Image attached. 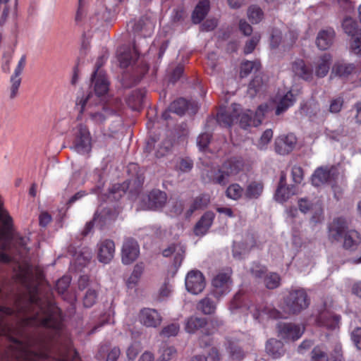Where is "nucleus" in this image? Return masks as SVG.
Masks as SVG:
<instances>
[{"instance_id":"obj_1","label":"nucleus","mask_w":361,"mask_h":361,"mask_svg":"<svg viewBox=\"0 0 361 361\" xmlns=\"http://www.w3.org/2000/svg\"><path fill=\"white\" fill-rule=\"evenodd\" d=\"M61 326L59 308L35 295L16 304V310L0 306V335L11 342L0 361H39L47 357L51 334L58 333Z\"/></svg>"},{"instance_id":"obj_2","label":"nucleus","mask_w":361,"mask_h":361,"mask_svg":"<svg viewBox=\"0 0 361 361\" xmlns=\"http://www.w3.org/2000/svg\"><path fill=\"white\" fill-rule=\"evenodd\" d=\"M285 308L290 314H298L310 305V299L302 288L291 289L284 299Z\"/></svg>"},{"instance_id":"obj_3","label":"nucleus","mask_w":361,"mask_h":361,"mask_svg":"<svg viewBox=\"0 0 361 361\" xmlns=\"http://www.w3.org/2000/svg\"><path fill=\"white\" fill-rule=\"evenodd\" d=\"M232 285L231 272L220 271L212 280V294L219 300L230 293Z\"/></svg>"},{"instance_id":"obj_4","label":"nucleus","mask_w":361,"mask_h":361,"mask_svg":"<svg viewBox=\"0 0 361 361\" xmlns=\"http://www.w3.org/2000/svg\"><path fill=\"white\" fill-rule=\"evenodd\" d=\"M73 149L79 154H85L91 151L92 137L88 128L80 123L77 126L75 133Z\"/></svg>"},{"instance_id":"obj_5","label":"nucleus","mask_w":361,"mask_h":361,"mask_svg":"<svg viewBox=\"0 0 361 361\" xmlns=\"http://www.w3.org/2000/svg\"><path fill=\"white\" fill-rule=\"evenodd\" d=\"M167 195L160 190H152L143 195L140 202V208L142 209L156 210L162 208L166 203Z\"/></svg>"},{"instance_id":"obj_6","label":"nucleus","mask_w":361,"mask_h":361,"mask_svg":"<svg viewBox=\"0 0 361 361\" xmlns=\"http://www.w3.org/2000/svg\"><path fill=\"white\" fill-rule=\"evenodd\" d=\"M185 285L186 290L189 293L193 295H198L205 288V278L201 271L191 270L185 276Z\"/></svg>"},{"instance_id":"obj_7","label":"nucleus","mask_w":361,"mask_h":361,"mask_svg":"<svg viewBox=\"0 0 361 361\" xmlns=\"http://www.w3.org/2000/svg\"><path fill=\"white\" fill-rule=\"evenodd\" d=\"M298 207L302 213H313L311 218L313 222L317 223L322 220L323 209L322 202L319 199L301 198L298 200Z\"/></svg>"},{"instance_id":"obj_8","label":"nucleus","mask_w":361,"mask_h":361,"mask_svg":"<svg viewBox=\"0 0 361 361\" xmlns=\"http://www.w3.org/2000/svg\"><path fill=\"white\" fill-rule=\"evenodd\" d=\"M140 247L137 241L133 238H126L121 249V260L124 264H130L138 257Z\"/></svg>"},{"instance_id":"obj_9","label":"nucleus","mask_w":361,"mask_h":361,"mask_svg":"<svg viewBox=\"0 0 361 361\" xmlns=\"http://www.w3.org/2000/svg\"><path fill=\"white\" fill-rule=\"evenodd\" d=\"M25 56H22L14 71V73L10 78V87L8 88V97L10 100H13L18 94V90L21 84L20 74L22 73L25 65Z\"/></svg>"},{"instance_id":"obj_10","label":"nucleus","mask_w":361,"mask_h":361,"mask_svg":"<svg viewBox=\"0 0 361 361\" xmlns=\"http://www.w3.org/2000/svg\"><path fill=\"white\" fill-rule=\"evenodd\" d=\"M25 56H22L14 71V73L10 78V87L8 88V97L10 100H13L18 94V90L21 84L20 74L22 73L25 65Z\"/></svg>"},{"instance_id":"obj_11","label":"nucleus","mask_w":361,"mask_h":361,"mask_svg":"<svg viewBox=\"0 0 361 361\" xmlns=\"http://www.w3.org/2000/svg\"><path fill=\"white\" fill-rule=\"evenodd\" d=\"M267 109V106L266 105H260L255 113V115H253V113L250 110L242 114L238 113L240 126L243 128H246L247 126H257L259 125Z\"/></svg>"},{"instance_id":"obj_12","label":"nucleus","mask_w":361,"mask_h":361,"mask_svg":"<svg viewBox=\"0 0 361 361\" xmlns=\"http://www.w3.org/2000/svg\"><path fill=\"white\" fill-rule=\"evenodd\" d=\"M97 259L99 262L109 264L114 259L115 255L114 242L105 239L97 243Z\"/></svg>"},{"instance_id":"obj_13","label":"nucleus","mask_w":361,"mask_h":361,"mask_svg":"<svg viewBox=\"0 0 361 361\" xmlns=\"http://www.w3.org/2000/svg\"><path fill=\"white\" fill-rule=\"evenodd\" d=\"M348 231L347 223L343 219H335L329 226V239L333 243L341 241Z\"/></svg>"},{"instance_id":"obj_14","label":"nucleus","mask_w":361,"mask_h":361,"mask_svg":"<svg viewBox=\"0 0 361 361\" xmlns=\"http://www.w3.org/2000/svg\"><path fill=\"white\" fill-rule=\"evenodd\" d=\"M139 320L146 327L156 328L161 324L162 317L156 310L144 308L139 313Z\"/></svg>"},{"instance_id":"obj_15","label":"nucleus","mask_w":361,"mask_h":361,"mask_svg":"<svg viewBox=\"0 0 361 361\" xmlns=\"http://www.w3.org/2000/svg\"><path fill=\"white\" fill-rule=\"evenodd\" d=\"M296 142L297 138L292 133L281 135L275 140V150L279 154H287L295 148Z\"/></svg>"},{"instance_id":"obj_16","label":"nucleus","mask_w":361,"mask_h":361,"mask_svg":"<svg viewBox=\"0 0 361 361\" xmlns=\"http://www.w3.org/2000/svg\"><path fill=\"white\" fill-rule=\"evenodd\" d=\"M305 326L291 323H286L280 325L279 334L283 338L295 341L303 334Z\"/></svg>"},{"instance_id":"obj_17","label":"nucleus","mask_w":361,"mask_h":361,"mask_svg":"<svg viewBox=\"0 0 361 361\" xmlns=\"http://www.w3.org/2000/svg\"><path fill=\"white\" fill-rule=\"evenodd\" d=\"M102 58L99 59L96 63V70L94 71L92 80L94 81V91L98 96H102L107 92L109 82L104 75L98 72L99 68L102 66Z\"/></svg>"},{"instance_id":"obj_18","label":"nucleus","mask_w":361,"mask_h":361,"mask_svg":"<svg viewBox=\"0 0 361 361\" xmlns=\"http://www.w3.org/2000/svg\"><path fill=\"white\" fill-rule=\"evenodd\" d=\"M137 57L138 53L135 45L133 50L127 47H121L118 51V59L122 68H126L131 65Z\"/></svg>"},{"instance_id":"obj_19","label":"nucleus","mask_w":361,"mask_h":361,"mask_svg":"<svg viewBox=\"0 0 361 361\" xmlns=\"http://www.w3.org/2000/svg\"><path fill=\"white\" fill-rule=\"evenodd\" d=\"M291 69L295 76L305 80L310 81L313 78L312 70L306 66L302 59L295 60L292 63Z\"/></svg>"},{"instance_id":"obj_20","label":"nucleus","mask_w":361,"mask_h":361,"mask_svg":"<svg viewBox=\"0 0 361 361\" xmlns=\"http://www.w3.org/2000/svg\"><path fill=\"white\" fill-rule=\"evenodd\" d=\"M331 64V56L329 54L321 55L314 62V72L318 78L325 77L329 71Z\"/></svg>"},{"instance_id":"obj_21","label":"nucleus","mask_w":361,"mask_h":361,"mask_svg":"<svg viewBox=\"0 0 361 361\" xmlns=\"http://www.w3.org/2000/svg\"><path fill=\"white\" fill-rule=\"evenodd\" d=\"M120 355L119 348H111L109 345H105L100 347L96 357L99 361H116Z\"/></svg>"},{"instance_id":"obj_22","label":"nucleus","mask_w":361,"mask_h":361,"mask_svg":"<svg viewBox=\"0 0 361 361\" xmlns=\"http://www.w3.org/2000/svg\"><path fill=\"white\" fill-rule=\"evenodd\" d=\"M335 32L332 29H327L319 32L316 44L319 49L326 50L329 49L333 44Z\"/></svg>"},{"instance_id":"obj_23","label":"nucleus","mask_w":361,"mask_h":361,"mask_svg":"<svg viewBox=\"0 0 361 361\" xmlns=\"http://www.w3.org/2000/svg\"><path fill=\"white\" fill-rule=\"evenodd\" d=\"M214 214L212 212H207L196 224L194 232L196 235H204L212 224Z\"/></svg>"},{"instance_id":"obj_24","label":"nucleus","mask_w":361,"mask_h":361,"mask_svg":"<svg viewBox=\"0 0 361 361\" xmlns=\"http://www.w3.org/2000/svg\"><path fill=\"white\" fill-rule=\"evenodd\" d=\"M233 112L221 111L217 114V121L219 123L226 126H230L235 119L238 118V111L240 106L238 104L232 105Z\"/></svg>"},{"instance_id":"obj_25","label":"nucleus","mask_w":361,"mask_h":361,"mask_svg":"<svg viewBox=\"0 0 361 361\" xmlns=\"http://www.w3.org/2000/svg\"><path fill=\"white\" fill-rule=\"evenodd\" d=\"M266 352L274 359H277L284 354L282 342L274 338L269 339L266 344Z\"/></svg>"},{"instance_id":"obj_26","label":"nucleus","mask_w":361,"mask_h":361,"mask_svg":"<svg viewBox=\"0 0 361 361\" xmlns=\"http://www.w3.org/2000/svg\"><path fill=\"white\" fill-rule=\"evenodd\" d=\"M185 249L180 245H171L163 250V255L166 257L174 255V263L176 266H180L184 257Z\"/></svg>"},{"instance_id":"obj_27","label":"nucleus","mask_w":361,"mask_h":361,"mask_svg":"<svg viewBox=\"0 0 361 361\" xmlns=\"http://www.w3.org/2000/svg\"><path fill=\"white\" fill-rule=\"evenodd\" d=\"M207 176L211 182L221 185H225L228 182L229 176L223 166L218 169H212L207 173Z\"/></svg>"},{"instance_id":"obj_28","label":"nucleus","mask_w":361,"mask_h":361,"mask_svg":"<svg viewBox=\"0 0 361 361\" xmlns=\"http://www.w3.org/2000/svg\"><path fill=\"white\" fill-rule=\"evenodd\" d=\"M116 218V213L111 208H103L97 211L94 216L93 221H97L102 225H106Z\"/></svg>"},{"instance_id":"obj_29","label":"nucleus","mask_w":361,"mask_h":361,"mask_svg":"<svg viewBox=\"0 0 361 361\" xmlns=\"http://www.w3.org/2000/svg\"><path fill=\"white\" fill-rule=\"evenodd\" d=\"M341 317L338 315H331L329 313L322 314L319 319V324L330 330H334L339 327Z\"/></svg>"},{"instance_id":"obj_30","label":"nucleus","mask_w":361,"mask_h":361,"mask_svg":"<svg viewBox=\"0 0 361 361\" xmlns=\"http://www.w3.org/2000/svg\"><path fill=\"white\" fill-rule=\"evenodd\" d=\"M331 178L330 171L327 168H318L312 176V185L319 187L329 181Z\"/></svg>"},{"instance_id":"obj_31","label":"nucleus","mask_w":361,"mask_h":361,"mask_svg":"<svg viewBox=\"0 0 361 361\" xmlns=\"http://www.w3.org/2000/svg\"><path fill=\"white\" fill-rule=\"evenodd\" d=\"M209 9V1L208 0H200L192 15V20L194 23H200L206 16Z\"/></svg>"},{"instance_id":"obj_32","label":"nucleus","mask_w":361,"mask_h":361,"mask_svg":"<svg viewBox=\"0 0 361 361\" xmlns=\"http://www.w3.org/2000/svg\"><path fill=\"white\" fill-rule=\"evenodd\" d=\"M207 324L204 318L192 316L188 318L185 323V330L189 334H194Z\"/></svg>"},{"instance_id":"obj_33","label":"nucleus","mask_w":361,"mask_h":361,"mask_svg":"<svg viewBox=\"0 0 361 361\" xmlns=\"http://www.w3.org/2000/svg\"><path fill=\"white\" fill-rule=\"evenodd\" d=\"M77 356V353L72 349L71 344L68 343L59 347L55 360L56 361H70L71 360H74Z\"/></svg>"},{"instance_id":"obj_34","label":"nucleus","mask_w":361,"mask_h":361,"mask_svg":"<svg viewBox=\"0 0 361 361\" xmlns=\"http://www.w3.org/2000/svg\"><path fill=\"white\" fill-rule=\"evenodd\" d=\"M223 169L229 177L237 175L242 170L243 164L241 159L237 158H231L226 161L223 165Z\"/></svg>"},{"instance_id":"obj_35","label":"nucleus","mask_w":361,"mask_h":361,"mask_svg":"<svg viewBox=\"0 0 361 361\" xmlns=\"http://www.w3.org/2000/svg\"><path fill=\"white\" fill-rule=\"evenodd\" d=\"M354 68L355 66L352 63L338 62L334 65L331 76L347 77L353 71Z\"/></svg>"},{"instance_id":"obj_36","label":"nucleus","mask_w":361,"mask_h":361,"mask_svg":"<svg viewBox=\"0 0 361 361\" xmlns=\"http://www.w3.org/2000/svg\"><path fill=\"white\" fill-rule=\"evenodd\" d=\"M266 86L265 82H264L262 76L257 75H256L252 81L250 82L247 93L250 97H254L258 92L264 90Z\"/></svg>"},{"instance_id":"obj_37","label":"nucleus","mask_w":361,"mask_h":361,"mask_svg":"<svg viewBox=\"0 0 361 361\" xmlns=\"http://www.w3.org/2000/svg\"><path fill=\"white\" fill-rule=\"evenodd\" d=\"M295 100V99L292 92H288L281 98L276 110V114L280 115L281 113L285 111L288 108L294 104Z\"/></svg>"},{"instance_id":"obj_38","label":"nucleus","mask_w":361,"mask_h":361,"mask_svg":"<svg viewBox=\"0 0 361 361\" xmlns=\"http://www.w3.org/2000/svg\"><path fill=\"white\" fill-rule=\"evenodd\" d=\"M197 308L204 314H211L215 312L216 303L209 297L206 296L198 302Z\"/></svg>"},{"instance_id":"obj_39","label":"nucleus","mask_w":361,"mask_h":361,"mask_svg":"<svg viewBox=\"0 0 361 361\" xmlns=\"http://www.w3.org/2000/svg\"><path fill=\"white\" fill-rule=\"evenodd\" d=\"M295 193V189L293 186L288 187L281 185L276 190L275 197L277 201L283 202Z\"/></svg>"},{"instance_id":"obj_40","label":"nucleus","mask_w":361,"mask_h":361,"mask_svg":"<svg viewBox=\"0 0 361 361\" xmlns=\"http://www.w3.org/2000/svg\"><path fill=\"white\" fill-rule=\"evenodd\" d=\"M75 263L79 266H85L92 258V252L89 248H81L78 252H75L74 255Z\"/></svg>"},{"instance_id":"obj_41","label":"nucleus","mask_w":361,"mask_h":361,"mask_svg":"<svg viewBox=\"0 0 361 361\" xmlns=\"http://www.w3.org/2000/svg\"><path fill=\"white\" fill-rule=\"evenodd\" d=\"M248 310L252 314L254 319H260L264 314L269 315V317L272 318H278L279 317V312L275 310H269L268 312L266 310H262L259 312V308H257L255 305H251L248 307Z\"/></svg>"},{"instance_id":"obj_42","label":"nucleus","mask_w":361,"mask_h":361,"mask_svg":"<svg viewBox=\"0 0 361 361\" xmlns=\"http://www.w3.org/2000/svg\"><path fill=\"white\" fill-rule=\"evenodd\" d=\"M159 353V357L157 361H169L176 355L177 351L173 346L164 345Z\"/></svg>"},{"instance_id":"obj_43","label":"nucleus","mask_w":361,"mask_h":361,"mask_svg":"<svg viewBox=\"0 0 361 361\" xmlns=\"http://www.w3.org/2000/svg\"><path fill=\"white\" fill-rule=\"evenodd\" d=\"M263 191V185L260 183L252 182L249 184L245 190V196L250 199L258 198Z\"/></svg>"},{"instance_id":"obj_44","label":"nucleus","mask_w":361,"mask_h":361,"mask_svg":"<svg viewBox=\"0 0 361 361\" xmlns=\"http://www.w3.org/2000/svg\"><path fill=\"white\" fill-rule=\"evenodd\" d=\"M261 68V63L259 61H247L242 63L240 68L241 77H245L252 72H256Z\"/></svg>"},{"instance_id":"obj_45","label":"nucleus","mask_w":361,"mask_h":361,"mask_svg":"<svg viewBox=\"0 0 361 361\" xmlns=\"http://www.w3.org/2000/svg\"><path fill=\"white\" fill-rule=\"evenodd\" d=\"M360 238L359 234L354 230H349L343 237V247L350 249L355 246Z\"/></svg>"},{"instance_id":"obj_46","label":"nucleus","mask_w":361,"mask_h":361,"mask_svg":"<svg viewBox=\"0 0 361 361\" xmlns=\"http://www.w3.org/2000/svg\"><path fill=\"white\" fill-rule=\"evenodd\" d=\"M188 107V102L183 98H180L173 102H172L169 107V111L173 112L178 115H183L185 110Z\"/></svg>"},{"instance_id":"obj_47","label":"nucleus","mask_w":361,"mask_h":361,"mask_svg":"<svg viewBox=\"0 0 361 361\" xmlns=\"http://www.w3.org/2000/svg\"><path fill=\"white\" fill-rule=\"evenodd\" d=\"M247 17L252 23H258L263 19L264 13L260 7L252 5L247 9Z\"/></svg>"},{"instance_id":"obj_48","label":"nucleus","mask_w":361,"mask_h":361,"mask_svg":"<svg viewBox=\"0 0 361 361\" xmlns=\"http://www.w3.org/2000/svg\"><path fill=\"white\" fill-rule=\"evenodd\" d=\"M227 349L232 360L240 361L243 359L245 353L237 344L229 341Z\"/></svg>"},{"instance_id":"obj_49","label":"nucleus","mask_w":361,"mask_h":361,"mask_svg":"<svg viewBox=\"0 0 361 361\" xmlns=\"http://www.w3.org/2000/svg\"><path fill=\"white\" fill-rule=\"evenodd\" d=\"M342 27L344 32L350 36L361 32V30L357 28V23L350 17L345 18L343 20Z\"/></svg>"},{"instance_id":"obj_50","label":"nucleus","mask_w":361,"mask_h":361,"mask_svg":"<svg viewBox=\"0 0 361 361\" xmlns=\"http://www.w3.org/2000/svg\"><path fill=\"white\" fill-rule=\"evenodd\" d=\"M111 112L112 111H109L107 107H104L102 111L90 113V118L94 123L101 124L106 119Z\"/></svg>"},{"instance_id":"obj_51","label":"nucleus","mask_w":361,"mask_h":361,"mask_svg":"<svg viewBox=\"0 0 361 361\" xmlns=\"http://www.w3.org/2000/svg\"><path fill=\"white\" fill-rule=\"evenodd\" d=\"M281 279L276 273H269L264 276V283L269 289H274L280 285Z\"/></svg>"},{"instance_id":"obj_52","label":"nucleus","mask_w":361,"mask_h":361,"mask_svg":"<svg viewBox=\"0 0 361 361\" xmlns=\"http://www.w3.org/2000/svg\"><path fill=\"white\" fill-rule=\"evenodd\" d=\"M180 331V326L177 323H172L164 326L160 331V335L163 337L169 338L175 336Z\"/></svg>"},{"instance_id":"obj_53","label":"nucleus","mask_w":361,"mask_h":361,"mask_svg":"<svg viewBox=\"0 0 361 361\" xmlns=\"http://www.w3.org/2000/svg\"><path fill=\"white\" fill-rule=\"evenodd\" d=\"M243 188L237 183L231 184L226 190V195L232 200H238L243 194Z\"/></svg>"},{"instance_id":"obj_54","label":"nucleus","mask_w":361,"mask_h":361,"mask_svg":"<svg viewBox=\"0 0 361 361\" xmlns=\"http://www.w3.org/2000/svg\"><path fill=\"white\" fill-rule=\"evenodd\" d=\"M311 361H329V358L325 350L317 346L312 350Z\"/></svg>"},{"instance_id":"obj_55","label":"nucleus","mask_w":361,"mask_h":361,"mask_svg":"<svg viewBox=\"0 0 361 361\" xmlns=\"http://www.w3.org/2000/svg\"><path fill=\"white\" fill-rule=\"evenodd\" d=\"M97 293L95 290L89 288L83 298V304L86 307H92L96 302Z\"/></svg>"},{"instance_id":"obj_56","label":"nucleus","mask_w":361,"mask_h":361,"mask_svg":"<svg viewBox=\"0 0 361 361\" xmlns=\"http://www.w3.org/2000/svg\"><path fill=\"white\" fill-rule=\"evenodd\" d=\"M260 38L261 37L259 35L255 34L250 39H248L245 44L244 53L245 54L252 53L259 43Z\"/></svg>"},{"instance_id":"obj_57","label":"nucleus","mask_w":361,"mask_h":361,"mask_svg":"<svg viewBox=\"0 0 361 361\" xmlns=\"http://www.w3.org/2000/svg\"><path fill=\"white\" fill-rule=\"evenodd\" d=\"M350 49L356 54H361V32L351 36Z\"/></svg>"},{"instance_id":"obj_58","label":"nucleus","mask_w":361,"mask_h":361,"mask_svg":"<svg viewBox=\"0 0 361 361\" xmlns=\"http://www.w3.org/2000/svg\"><path fill=\"white\" fill-rule=\"evenodd\" d=\"M192 167L193 162L189 158L180 159L176 166V169L183 173L190 171Z\"/></svg>"},{"instance_id":"obj_59","label":"nucleus","mask_w":361,"mask_h":361,"mask_svg":"<svg viewBox=\"0 0 361 361\" xmlns=\"http://www.w3.org/2000/svg\"><path fill=\"white\" fill-rule=\"evenodd\" d=\"M9 0H0V11H1V16H0V25L2 26L6 23L9 13V7L8 2Z\"/></svg>"},{"instance_id":"obj_60","label":"nucleus","mask_w":361,"mask_h":361,"mask_svg":"<svg viewBox=\"0 0 361 361\" xmlns=\"http://www.w3.org/2000/svg\"><path fill=\"white\" fill-rule=\"evenodd\" d=\"M140 351L139 344H131L126 350L127 361H134Z\"/></svg>"},{"instance_id":"obj_61","label":"nucleus","mask_w":361,"mask_h":361,"mask_svg":"<svg viewBox=\"0 0 361 361\" xmlns=\"http://www.w3.org/2000/svg\"><path fill=\"white\" fill-rule=\"evenodd\" d=\"M172 147V142L170 140L164 141L161 145H159L156 150V156L161 157L165 156Z\"/></svg>"},{"instance_id":"obj_62","label":"nucleus","mask_w":361,"mask_h":361,"mask_svg":"<svg viewBox=\"0 0 361 361\" xmlns=\"http://www.w3.org/2000/svg\"><path fill=\"white\" fill-rule=\"evenodd\" d=\"M343 105V99L337 97L331 101L329 105V111L332 114H336L341 111Z\"/></svg>"},{"instance_id":"obj_63","label":"nucleus","mask_w":361,"mask_h":361,"mask_svg":"<svg viewBox=\"0 0 361 361\" xmlns=\"http://www.w3.org/2000/svg\"><path fill=\"white\" fill-rule=\"evenodd\" d=\"M210 199L208 195H201L195 197L192 202L198 209L205 207L209 202Z\"/></svg>"},{"instance_id":"obj_64","label":"nucleus","mask_w":361,"mask_h":361,"mask_svg":"<svg viewBox=\"0 0 361 361\" xmlns=\"http://www.w3.org/2000/svg\"><path fill=\"white\" fill-rule=\"evenodd\" d=\"M351 340L358 350H361V328H355L350 334Z\"/></svg>"}]
</instances>
